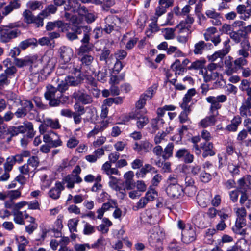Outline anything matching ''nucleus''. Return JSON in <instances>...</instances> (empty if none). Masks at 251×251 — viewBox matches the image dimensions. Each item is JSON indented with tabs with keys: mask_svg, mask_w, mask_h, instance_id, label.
Here are the masks:
<instances>
[{
	"mask_svg": "<svg viewBox=\"0 0 251 251\" xmlns=\"http://www.w3.org/2000/svg\"><path fill=\"white\" fill-rule=\"evenodd\" d=\"M196 234L195 228L187 225L182 232V240L184 243H190L196 239Z\"/></svg>",
	"mask_w": 251,
	"mask_h": 251,
	"instance_id": "obj_11",
	"label": "nucleus"
},
{
	"mask_svg": "<svg viewBox=\"0 0 251 251\" xmlns=\"http://www.w3.org/2000/svg\"><path fill=\"white\" fill-rule=\"evenodd\" d=\"M207 47V44L203 41H200L194 45L193 50L195 54H201Z\"/></svg>",
	"mask_w": 251,
	"mask_h": 251,
	"instance_id": "obj_41",
	"label": "nucleus"
},
{
	"mask_svg": "<svg viewBox=\"0 0 251 251\" xmlns=\"http://www.w3.org/2000/svg\"><path fill=\"white\" fill-rule=\"evenodd\" d=\"M57 8L54 4H50L48 5L46 8L42 11L40 13L41 17L43 18L48 17L50 14H53L56 13Z\"/></svg>",
	"mask_w": 251,
	"mask_h": 251,
	"instance_id": "obj_37",
	"label": "nucleus"
},
{
	"mask_svg": "<svg viewBox=\"0 0 251 251\" xmlns=\"http://www.w3.org/2000/svg\"><path fill=\"white\" fill-rule=\"evenodd\" d=\"M206 101L211 104L210 107V113H216L218 112L217 110L220 109L221 105L219 104L220 102H224L227 100V97L226 95H221L215 96H209L206 99Z\"/></svg>",
	"mask_w": 251,
	"mask_h": 251,
	"instance_id": "obj_8",
	"label": "nucleus"
},
{
	"mask_svg": "<svg viewBox=\"0 0 251 251\" xmlns=\"http://www.w3.org/2000/svg\"><path fill=\"white\" fill-rule=\"evenodd\" d=\"M14 218L13 220L16 224L24 225V213L20 211H14L12 212Z\"/></svg>",
	"mask_w": 251,
	"mask_h": 251,
	"instance_id": "obj_43",
	"label": "nucleus"
},
{
	"mask_svg": "<svg viewBox=\"0 0 251 251\" xmlns=\"http://www.w3.org/2000/svg\"><path fill=\"white\" fill-rule=\"evenodd\" d=\"M251 176L247 175L244 176L238 181V189L242 192H247L251 189Z\"/></svg>",
	"mask_w": 251,
	"mask_h": 251,
	"instance_id": "obj_28",
	"label": "nucleus"
},
{
	"mask_svg": "<svg viewBox=\"0 0 251 251\" xmlns=\"http://www.w3.org/2000/svg\"><path fill=\"white\" fill-rule=\"evenodd\" d=\"M173 4L172 0H160L159 6L156 9V15L160 16L166 12V8Z\"/></svg>",
	"mask_w": 251,
	"mask_h": 251,
	"instance_id": "obj_31",
	"label": "nucleus"
},
{
	"mask_svg": "<svg viewBox=\"0 0 251 251\" xmlns=\"http://www.w3.org/2000/svg\"><path fill=\"white\" fill-rule=\"evenodd\" d=\"M166 192L170 197L174 199H178L183 196V189L180 185L168 186Z\"/></svg>",
	"mask_w": 251,
	"mask_h": 251,
	"instance_id": "obj_13",
	"label": "nucleus"
},
{
	"mask_svg": "<svg viewBox=\"0 0 251 251\" xmlns=\"http://www.w3.org/2000/svg\"><path fill=\"white\" fill-rule=\"evenodd\" d=\"M18 251H25V247L28 243V241L24 236H20L18 239Z\"/></svg>",
	"mask_w": 251,
	"mask_h": 251,
	"instance_id": "obj_49",
	"label": "nucleus"
},
{
	"mask_svg": "<svg viewBox=\"0 0 251 251\" xmlns=\"http://www.w3.org/2000/svg\"><path fill=\"white\" fill-rule=\"evenodd\" d=\"M247 243V241L246 239L244 238H241L238 240L235 245L231 247V249L227 250L226 251H245L242 247V245H246Z\"/></svg>",
	"mask_w": 251,
	"mask_h": 251,
	"instance_id": "obj_42",
	"label": "nucleus"
},
{
	"mask_svg": "<svg viewBox=\"0 0 251 251\" xmlns=\"http://www.w3.org/2000/svg\"><path fill=\"white\" fill-rule=\"evenodd\" d=\"M157 191L151 186L149 187L144 197L149 202L153 201L157 197Z\"/></svg>",
	"mask_w": 251,
	"mask_h": 251,
	"instance_id": "obj_39",
	"label": "nucleus"
},
{
	"mask_svg": "<svg viewBox=\"0 0 251 251\" xmlns=\"http://www.w3.org/2000/svg\"><path fill=\"white\" fill-rule=\"evenodd\" d=\"M7 195L8 198L11 201H13L21 197V192L19 190L7 191Z\"/></svg>",
	"mask_w": 251,
	"mask_h": 251,
	"instance_id": "obj_56",
	"label": "nucleus"
},
{
	"mask_svg": "<svg viewBox=\"0 0 251 251\" xmlns=\"http://www.w3.org/2000/svg\"><path fill=\"white\" fill-rule=\"evenodd\" d=\"M175 156L179 159H182L186 163H191L194 158V155L191 154L190 151L185 148L178 150L176 151Z\"/></svg>",
	"mask_w": 251,
	"mask_h": 251,
	"instance_id": "obj_14",
	"label": "nucleus"
},
{
	"mask_svg": "<svg viewBox=\"0 0 251 251\" xmlns=\"http://www.w3.org/2000/svg\"><path fill=\"white\" fill-rule=\"evenodd\" d=\"M46 88L47 90L44 96L46 99L49 101V104L51 106H58L60 103V98L62 96V94L52 85H48Z\"/></svg>",
	"mask_w": 251,
	"mask_h": 251,
	"instance_id": "obj_4",
	"label": "nucleus"
},
{
	"mask_svg": "<svg viewBox=\"0 0 251 251\" xmlns=\"http://www.w3.org/2000/svg\"><path fill=\"white\" fill-rule=\"evenodd\" d=\"M116 205H117V202L115 200L112 199L108 200L107 202L104 203L102 204L101 208L97 210V212L98 214L97 218L101 219L105 212L114 209L116 207Z\"/></svg>",
	"mask_w": 251,
	"mask_h": 251,
	"instance_id": "obj_16",
	"label": "nucleus"
},
{
	"mask_svg": "<svg viewBox=\"0 0 251 251\" xmlns=\"http://www.w3.org/2000/svg\"><path fill=\"white\" fill-rule=\"evenodd\" d=\"M104 154V150L103 148H98L96 150L93 154L85 156V159L90 163H95L98 159Z\"/></svg>",
	"mask_w": 251,
	"mask_h": 251,
	"instance_id": "obj_32",
	"label": "nucleus"
},
{
	"mask_svg": "<svg viewBox=\"0 0 251 251\" xmlns=\"http://www.w3.org/2000/svg\"><path fill=\"white\" fill-rule=\"evenodd\" d=\"M135 186L137 190H131L128 193L129 198L132 199L139 198L141 195L140 193L145 192L147 188V185L142 180H137L135 182Z\"/></svg>",
	"mask_w": 251,
	"mask_h": 251,
	"instance_id": "obj_12",
	"label": "nucleus"
},
{
	"mask_svg": "<svg viewBox=\"0 0 251 251\" xmlns=\"http://www.w3.org/2000/svg\"><path fill=\"white\" fill-rule=\"evenodd\" d=\"M64 189L63 184L60 182L55 183L54 187H52L48 192L49 196L52 199H58L60 196L62 191Z\"/></svg>",
	"mask_w": 251,
	"mask_h": 251,
	"instance_id": "obj_26",
	"label": "nucleus"
},
{
	"mask_svg": "<svg viewBox=\"0 0 251 251\" xmlns=\"http://www.w3.org/2000/svg\"><path fill=\"white\" fill-rule=\"evenodd\" d=\"M73 97L76 100L84 104H89L92 102V97L84 91L75 92L73 94Z\"/></svg>",
	"mask_w": 251,
	"mask_h": 251,
	"instance_id": "obj_23",
	"label": "nucleus"
},
{
	"mask_svg": "<svg viewBox=\"0 0 251 251\" xmlns=\"http://www.w3.org/2000/svg\"><path fill=\"white\" fill-rule=\"evenodd\" d=\"M246 225V220H236L235 225L232 227V230L234 233L244 236L246 234V231L243 227Z\"/></svg>",
	"mask_w": 251,
	"mask_h": 251,
	"instance_id": "obj_30",
	"label": "nucleus"
},
{
	"mask_svg": "<svg viewBox=\"0 0 251 251\" xmlns=\"http://www.w3.org/2000/svg\"><path fill=\"white\" fill-rule=\"evenodd\" d=\"M42 187L45 188L50 187L52 183V180L47 175H43L41 178Z\"/></svg>",
	"mask_w": 251,
	"mask_h": 251,
	"instance_id": "obj_55",
	"label": "nucleus"
},
{
	"mask_svg": "<svg viewBox=\"0 0 251 251\" xmlns=\"http://www.w3.org/2000/svg\"><path fill=\"white\" fill-rule=\"evenodd\" d=\"M167 136L166 132L162 131L157 133L154 136V142L156 145H158L165 140V137Z\"/></svg>",
	"mask_w": 251,
	"mask_h": 251,
	"instance_id": "obj_57",
	"label": "nucleus"
},
{
	"mask_svg": "<svg viewBox=\"0 0 251 251\" xmlns=\"http://www.w3.org/2000/svg\"><path fill=\"white\" fill-rule=\"evenodd\" d=\"M68 4L64 7L65 11L71 10L73 12H79L84 11L85 13L86 8L80 7V4L77 0H68Z\"/></svg>",
	"mask_w": 251,
	"mask_h": 251,
	"instance_id": "obj_20",
	"label": "nucleus"
},
{
	"mask_svg": "<svg viewBox=\"0 0 251 251\" xmlns=\"http://www.w3.org/2000/svg\"><path fill=\"white\" fill-rule=\"evenodd\" d=\"M23 17L24 22L27 24H33L36 27L43 26V18L40 13L35 16L31 11L26 9L23 13Z\"/></svg>",
	"mask_w": 251,
	"mask_h": 251,
	"instance_id": "obj_6",
	"label": "nucleus"
},
{
	"mask_svg": "<svg viewBox=\"0 0 251 251\" xmlns=\"http://www.w3.org/2000/svg\"><path fill=\"white\" fill-rule=\"evenodd\" d=\"M182 109H183V111L181 112L179 116L180 122L181 123H185L189 120L188 117V115L191 111L190 107H186V108Z\"/></svg>",
	"mask_w": 251,
	"mask_h": 251,
	"instance_id": "obj_53",
	"label": "nucleus"
},
{
	"mask_svg": "<svg viewBox=\"0 0 251 251\" xmlns=\"http://www.w3.org/2000/svg\"><path fill=\"white\" fill-rule=\"evenodd\" d=\"M218 67L217 64L211 63L201 71L205 82L215 80L219 77V73L217 71Z\"/></svg>",
	"mask_w": 251,
	"mask_h": 251,
	"instance_id": "obj_5",
	"label": "nucleus"
},
{
	"mask_svg": "<svg viewBox=\"0 0 251 251\" xmlns=\"http://www.w3.org/2000/svg\"><path fill=\"white\" fill-rule=\"evenodd\" d=\"M109 178V186L110 187L117 192H119L120 194L121 195L122 198H124L126 196V194L124 192V190H123V189L118 186V179L113 176H110Z\"/></svg>",
	"mask_w": 251,
	"mask_h": 251,
	"instance_id": "obj_33",
	"label": "nucleus"
},
{
	"mask_svg": "<svg viewBox=\"0 0 251 251\" xmlns=\"http://www.w3.org/2000/svg\"><path fill=\"white\" fill-rule=\"evenodd\" d=\"M211 115L205 117L201 119L198 123V126L201 128H207L208 127L215 125L216 122V116L218 114V112L216 113H210Z\"/></svg>",
	"mask_w": 251,
	"mask_h": 251,
	"instance_id": "obj_18",
	"label": "nucleus"
},
{
	"mask_svg": "<svg viewBox=\"0 0 251 251\" xmlns=\"http://www.w3.org/2000/svg\"><path fill=\"white\" fill-rule=\"evenodd\" d=\"M152 144L147 140L142 141L140 143H135L133 147L134 150L139 153L150 152L152 148Z\"/></svg>",
	"mask_w": 251,
	"mask_h": 251,
	"instance_id": "obj_19",
	"label": "nucleus"
},
{
	"mask_svg": "<svg viewBox=\"0 0 251 251\" xmlns=\"http://www.w3.org/2000/svg\"><path fill=\"white\" fill-rule=\"evenodd\" d=\"M91 246L88 243L75 244L74 246L75 251H85L90 250Z\"/></svg>",
	"mask_w": 251,
	"mask_h": 251,
	"instance_id": "obj_59",
	"label": "nucleus"
},
{
	"mask_svg": "<svg viewBox=\"0 0 251 251\" xmlns=\"http://www.w3.org/2000/svg\"><path fill=\"white\" fill-rule=\"evenodd\" d=\"M14 63L18 67H22L25 66L29 65L32 63L31 59L26 57L23 59L14 58Z\"/></svg>",
	"mask_w": 251,
	"mask_h": 251,
	"instance_id": "obj_44",
	"label": "nucleus"
},
{
	"mask_svg": "<svg viewBox=\"0 0 251 251\" xmlns=\"http://www.w3.org/2000/svg\"><path fill=\"white\" fill-rule=\"evenodd\" d=\"M196 94V90L194 89H189L183 98L182 102L181 104L182 108L190 107L188 103L191 101L192 98Z\"/></svg>",
	"mask_w": 251,
	"mask_h": 251,
	"instance_id": "obj_34",
	"label": "nucleus"
},
{
	"mask_svg": "<svg viewBox=\"0 0 251 251\" xmlns=\"http://www.w3.org/2000/svg\"><path fill=\"white\" fill-rule=\"evenodd\" d=\"M80 60L82 64V66L81 67L76 68V69H80L81 70L80 72L82 74L87 72V74H83V75L85 76L93 74L94 71L91 70L90 66L94 61L93 57L90 55L85 54L81 58Z\"/></svg>",
	"mask_w": 251,
	"mask_h": 251,
	"instance_id": "obj_10",
	"label": "nucleus"
},
{
	"mask_svg": "<svg viewBox=\"0 0 251 251\" xmlns=\"http://www.w3.org/2000/svg\"><path fill=\"white\" fill-rule=\"evenodd\" d=\"M43 135V141L51 145L52 148H56L62 145V142L55 132L52 130L40 133Z\"/></svg>",
	"mask_w": 251,
	"mask_h": 251,
	"instance_id": "obj_7",
	"label": "nucleus"
},
{
	"mask_svg": "<svg viewBox=\"0 0 251 251\" xmlns=\"http://www.w3.org/2000/svg\"><path fill=\"white\" fill-rule=\"evenodd\" d=\"M61 126L58 119H52L51 118H45L39 127L40 133H44L46 132L48 127H50L52 129H59Z\"/></svg>",
	"mask_w": 251,
	"mask_h": 251,
	"instance_id": "obj_9",
	"label": "nucleus"
},
{
	"mask_svg": "<svg viewBox=\"0 0 251 251\" xmlns=\"http://www.w3.org/2000/svg\"><path fill=\"white\" fill-rule=\"evenodd\" d=\"M233 210L236 216L237 220H246L245 218L247 216V211L245 207H236L234 208Z\"/></svg>",
	"mask_w": 251,
	"mask_h": 251,
	"instance_id": "obj_40",
	"label": "nucleus"
},
{
	"mask_svg": "<svg viewBox=\"0 0 251 251\" xmlns=\"http://www.w3.org/2000/svg\"><path fill=\"white\" fill-rule=\"evenodd\" d=\"M197 192L196 187L194 186H190L189 187L185 186L183 189V194L185 193L189 197L194 196Z\"/></svg>",
	"mask_w": 251,
	"mask_h": 251,
	"instance_id": "obj_60",
	"label": "nucleus"
},
{
	"mask_svg": "<svg viewBox=\"0 0 251 251\" xmlns=\"http://www.w3.org/2000/svg\"><path fill=\"white\" fill-rule=\"evenodd\" d=\"M194 22V18L188 15L187 16L185 22H181L176 27L178 28L180 30V32L181 33H186L187 34L191 33V31L190 30L191 26L190 24H192Z\"/></svg>",
	"mask_w": 251,
	"mask_h": 251,
	"instance_id": "obj_25",
	"label": "nucleus"
},
{
	"mask_svg": "<svg viewBox=\"0 0 251 251\" xmlns=\"http://www.w3.org/2000/svg\"><path fill=\"white\" fill-rule=\"evenodd\" d=\"M188 172L193 175H198L201 170V167L197 164L187 166Z\"/></svg>",
	"mask_w": 251,
	"mask_h": 251,
	"instance_id": "obj_61",
	"label": "nucleus"
},
{
	"mask_svg": "<svg viewBox=\"0 0 251 251\" xmlns=\"http://www.w3.org/2000/svg\"><path fill=\"white\" fill-rule=\"evenodd\" d=\"M154 93L152 88H149L145 93L141 95L136 103V107L140 109L143 108L147 100L151 99Z\"/></svg>",
	"mask_w": 251,
	"mask_h": 251,
	"instance_id": "obj_17",
	"label": "nucleus"
},
{
	"mask_svg": "<svg viewBox=\"0 0 251 251\" xmlns=\"http://www.w3.org/2000/svg\"><path fill=\"white\" fill-rule=\"evenodd\" d=\"M43 68L40 70V73L45 75H50L54 69L56 58L53 56L52 51H48L42 57Z\"/></svg>",
	"mask_w": 251,
	"mask_h": 251,
	"instance_id": "obj_1",
	"label": "nucleus"
},
{
	"mask_svg": "<svg viewBox=\"0 0 251 251\" xmlns=\"http://www.w3.org/2000/svg\"><path fill=\"white\" fill-rule=\"evenodd\" d=\"M36 42V40L35 39H28L21 42L19 44V48L24 50L30 46L34 44Z\"/></svg>",
	"mask_w": 251,
	"mask_h": 251,
	"instance_id": "obj_54",
	"label": "nucleus"
},
{
	"mask_svg": "<svg viewBox=\"0 0 251 251\" xmlns=\"http://www.w3.org/2000/svg\"><path fill=\"white\" fill-rule=\"evenodd\" d=\"M79 220L76 218L71 219L68 221V226L71 232H77V226Z\"/></svg>",
	"mask_w": 251,
	"mask_h": 251,
	"instance_id": "obj_50",
	"label": "nucleus"
},
{
	"mask_svg": "<svg viewBox=\"0 0 251 251\" xmlns=\"http://www.w3.org/2000/svg\"><path fill=\"white\" fill-rule=\"evenodd\" d=\"M226 54L225 53L221 50H220L218 51L215 52L213 54L209 56L208 58L209 60L213 62L216 61L218 58H220L222 59L225 55Z\"/></svg>",
	"mask_w": 251,
	"mask_h": 251,
	"instance_id": "obj_58",
	"label": "nucleus"
},
{
	"mask_svg": "<svg viewBox=\"0 0 251 251\" xmlns=\"http://www.w3.org/2000/svg\"><path fill=\"white\" fill-rule=\"evenodd\" d=\"M124 75H112L110 77L109 82L111 84H118L120 81L124 80Z\"/></svg>",
	"mask_w": 251,
	"mask_h": 251,
	"instance_id": "obj_62",
	"label": "nucleus"
},
{
	"mask_svg": "<svg viewBox=\"0 0 251 251\" xmlns=\"http://www.w3.org/2000/svg\"><path fill=\"white\" fill-rule=\"evenodd\" d=\"M174 145L173 143H169L163 149V154L162 157L165 160L169 159L173 156Z\"/></svg>",
	"mask_w": 251,
	"mask_h": 251,
	"instance_id": "obj_35",
	"label": "nucleus"
},
{
	"mask_svg": "<svg viewBox=\"0 0 251 251\" xmlns=\"http://www.w3.org/2000/svg\"><path fill=\"white\" fill-rule=\"evenodd\" d=\"M230 38L236 43L240 42L242 38L245 36V34L243 31L238 30L237 32L232 31L229 33Z\"/></svg>",
	"mask_w": 251,
	"mask_h": 251,
	"instance_id": "obj_48",
	"label": "nucleus"
},
{
	"mask_svg": "<svg viewBox=\"0 0 251 251\" xmlns=\"http://www.w3.org/2000/svg\"><path fill=\"white\" fill-rule=\"evenodd\" d=\"M153 231L150 235V241L152 243L160 242L162 238V233L158 232V229H154Z\"/></svg>",
	"mask_w": 251,
	"mask_h": 251,
	"instance_id": "obj_46",
	"label": "nucleus"
},
{
	"mask_svg": "<svg viewBox=\"0 0 251 251\" xmlns=\"http://www.w3.org/2000/svg\"><path fill=\"white\" fill-rule=\"evenodd\" d=\"M217 31V29L214 27H210L206 29L205 33L203 34L204 39L206 41H209L210 39L211 36L215 34Z\"/></svg>",
	"mask_w": 251,
	"mask_h": 251,
	"instance_id": "obj_64",
	"label": "nucleus"
},
{
	"mask_svg": "<svg viewBox=\"0 0 251 251\" xmlns=\"http://www.w3.org/2000/svg\"><path fill=\"white\" fill-rule=\"evenodd\" d=\"M218 215L221 220H226L231 216V209L229 207H223L218 210Z\"/></svg>",
	"mask_w": 251,
	"mask_h": 251,
	"instance_id": "obj_47",
	"label": "nucleus"
},
{
	"mask_svg": "<svg viewBox=\"0 0 251 251\" xmlns=\"http://www.w3.org/2000/svg\"><path fill=\"white\" fill-rule=\"evenodd\" d=\"M163 36L166 40H172L175 38V28H166L161 29Z\"/></svg>",
	"mask_w": 251,
	"mask_h": 251,
	"instance_id": "obj_45",
	"label": "nucleus"
},
{
	"mask_svg": "<svg viewBox=\"0 0 251 251\" xmlns=\"http://www.w3.org/2000/svg\"><path fill=\"white\" fill-rule=\"evenodd\" d=\"M84 181L87 182H92L93 181H101V177L100 175H98L96 176L94 175L89 174L86 176L84 177Z\"/></svg>",
	"mask_w": 251,
	"mask_h": 251,
	"instance_id": "obj_63",
	"label": "nucleus"
},
{
	"mask_svg": "<svg viewBox=\"0 0 251 251\" xmlns=\"http://www.w3.org/2000/svg\"><path fill=\"white\" fill-rule=\"evenodd\" d=\"M205 63L204 60H196L192 62L190 66L188 67L189 70H198L201 69H203V67Z\"/></svg>",
	"mask_w": 251,
	"mask_h": 251,
	"instance_id": "obj_51",
	"label": "nucleus"
},
{
	"mask_svg": "<svg viewBox=\"0 0 251 251\" xmlns=\"http://www.w3.org/2000/svg\"><path fill=\"white\" fill-rule=\"evenodd\" d=\"M39 161L36 156L30 157L26 163L19 167V171L21 174L25 175H28L29 177L32 174L31 177H33L36 173V169L38 166Z\"/></svg>",
	"mask_w": 251,
	"mask_h": 251,
	"instance_id": "obj_2",
	"label": "nucleus"
},
{
	"mask_svg": "<svg viewBox=\"0 0 251 251\" xmlns=\"http://www.w3.org/2000/svg\"><path fill=\"white\" fill-rule=\"evenodd\" d=\"M211 195L210 193L204 190L200 191L197 197L198 204L202 207H206L209 203Z\"/></svg>",
	"mask_w": 251,
	"mask_h": 251,
	"instance_id": "obj_15",
	"label": "nucleus"
},
{
	"mask_svg": "<svg viewBox=\"0 0 251 251\" xmlns=\"http://www.w3.org/2000/svg\"><path fill=\"white\" fill-rule=\"evenodd\" d=\"M149 202L143 197H141L139 201L133 206V209L137 211L140 209L145 208Z\"/></svg>",
	"mask_w": 251,
	"mask_h": 251,
	"instance_id": "obj_52",
	"label": "nucleus"
},
{
	"mask_svg": "<svg viewBox=\"0 0 251 251\" xmlns=\"http://www.w3.org/2000/svg\"><path fill=\"white\" fill-rule=\"evenodd\" d=\"M129 117L131 119H136V125L138 128H143L149 123V119L145 116H140L139 112L135 111V113H130Z\"/></svg>",
	"mask_w": 251,
	"mask_h": 251,
	"instance_id": "obj_21",
	"label": "nucleus"
},
{
	"mask_svg": "<svg viewBox=\"0 0 251 251\" xmlns=\"http://www.w3.org/2000/svg\"><path fill=\"white\" fill-rule=\"evenodd\" d=\"M59 52L61 61L65 64L69 62L73 56V51L69 47H61Z\"/></svg>",
	"mask_w": 251,
	"mask_h": 251,
	"instance_id": "obj_22",
	"label": "nucleus"
},
{
	"mask_svg": "<svg viewBox=\"0 0 251 251\" xmlns=\"http://www.w3.org/2000/svg\"><path fill=\"white\" fill-rule=\"evenodd\" d=\"M20 7V3L17 0L11 1L8 5L6 6L1 10L0 13V21L4 16L10 14L13 10L18 9Z\"/></svg>",
	"mask_w": 251,
	"mask_h": 251,
	"instance_id": "obj_24",
	"label": "nucleus"
},
{
	"mask_svg": "<svg viewBox=\"0 0 251 251\" xmlns=\"http://www.w3.org/2000/svg\"><path fill=\"white\" fill-rule=\"evenodd\" d=\"M75 76H68L65 79V81L68 85L72 86H76L80 82L81 74L80 69H74Z\"/></svg>",
	"mask_w": 251,
	"mask_h": 251,
	"instance_id": "obj_29",
	"label": "nucleus"
},
{
	"mask_svg": "<svg viewBox=\"0 0 251 251\" xmlns=\"http://www.w3.org/2000/svg\"><path fill=\"white\" fill-rule=\"evenodd\" d=\"M81 169L79 166H76L72 173L66 176L62 180L63 184H66L68 189L74 187V184H79L82 181V179L79 176Z\"/></svg>",
	"mask_w": 251,
	"mask_h": 251,
	"instance_id": "obj_3",
	"label": "nucleus"
},
{
	"mask_svg": "<svg viewBox=\"0 0 251 251\" xmlns=\"http://www.w3.org/2000/svg\"><path fill=\"white\" fill-rule=\"evenodd\" d=\"M9 127L4 123H2L1 116L0 115V138L5 139L9 135Z\"/></svg>",
	"mask_w": 251,
	"mask_h": 251,
	"instance_id": "obj_38",
	"label": "nucleus"
},
{
	"mask_svg": "<svg viewBox=\"0 0 251 251\" xmlns=\"http://www.w3.org/2000/svg\"><path fill=\"white\" fill-rule=\"evenodd\" d=\"M201 148L203 150L202 156L203 158L208 156H214L215 154L213 144L211 142H205L201 143Z\"/></svg>",
	"mask_w": 251,
	"mask_h": 251,
	"instance_id": "obj_27",
	"label": "nucleus"
},
{
	"mask_svg": "<svg viewBox=\"0 0 251 251\" xmlns=\"http://www.w3.org/2000/svg\"><path fill=\"white\" fill-rule=\"evenodd\" d=\"M150 171L157 172V170L151 165L149 164H146L139 172L136 173V175L138 178H144L146 174Z\"/></svg>",
	"mask_w": 251,
	"mask_h": 251,
	"instance_id": "obj_36",
	"label": "nucleus"
}]
</instances>
